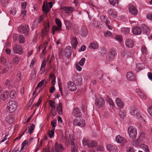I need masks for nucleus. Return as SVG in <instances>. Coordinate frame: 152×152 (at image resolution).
Segmentation results:
<instances>
[{
    "instance_id": "1",
    "label": "nucleus",
    "mask_w": 152,
    "mask_h": 152,
    "mask_svg": "<svg viewBox=\"0 0 152 152\" xmlns=\"http://www.w3.org/2000/svg\"><path fill=\"white\" fill-rule=\"evenodd\" d=\"M17 108V103L14 101H10L7 104V110L8 112L11 113L14 112Z\"/></svg>"
},
{
    "instance_id": "2",
    "label": "nucleus",
    "mask_w": 152,
    "mask_h": 152,
    "mask_svg": "<svg viewBox=\"0 0 152 152\" xmlns=\"http://www.w3.org/2000/svg\"><path fill=\"white\" fill-rule=\"evenodd\" d=\"M73 123L74 125L81 127H84L85 126V122L83 118L79 117H76L74 120Z\"/></svg>"
},
{
    "instance_id": "3",
    "label": "nucleus",
    "mask_w": 152,
    "mask_h": 152,
    "mask_svg": "<svg viewBox=\"0 0 152 152\" xmlns=\"http://www.w3.org/2000/svg\"><path fill=\"white\" fill-rule=\"evenodd\" d=\"M128 134L130 137L133 139H135L137 135V130L132 126H129L128 129Z\"/></svg>"
},
{
    "instance_id": "4",
    "label": "nucleus",
    "mask_w": 152,
    "mask_h": 152,
    "mask_svg": "<svg viewBox=\"0 0 152 152\" xmlns=\"http://www.w3.org/2000/svg\"><path fill=\"white\" fill-rule=\"evenodd\" d=\"M117 50L115 48H112L109 50L106 59L107 61H111L114 59L117 54Z\"/></svg>"
},
{
    "instance_id": "5",
    "label": "nucleus",
    "mask_w": 152,
    "mask_h": 152,
    "mask_svg": "<svg viewBox=\"0 0 152 152\" xmlns=\"http://www.w3.org/2000/svg\"><path fill=\"white\" fill-rule=\"evenodd\" d=\"M19 32L27 35L29 34V28L28 25H21L18 27Z\"/></svg>"
},
{
    "instance_id": "6",
    "label": "nucleus",
    "mask_w": 152,
    "mask_h": 152,
    "mask_svg": "<svg viewBox=\"0 0 152 152\" xmlns=\"http://www.w3.org/2000/svg\"><path fill=\"white\" fill-rule=\"evenodd\" d=\"M49 22H47L45 25L44 28L42 30V37L43 38L46 35L48 34L49 28Z\"/></svg>"
},
{
    "instance_id": "7",
    "label": "nucleus",
    "mask_w": 152,
    "mask_h": 152,
    "mask_svg": "<svg viewBox=\"0 0 152 152\" xmlns=\"http://www.w3.org/2000/svg\"><path fill=\"white\" fill-rule=\"evenodd\" d=\"M67 86L68 88L71 91H74L77 89L76 85L73 82H68L67 83Z\"/></svg>"
},
{
    "instance_id": "8",
    "label": "nucleus",
    "mask_w": 152,
    "mask_h": 152,
    "mask_svg": "<svg viewBox=\"0 0 152 152\" xmlns=\"http://www.w3.org/2000/svg\"><path fill=\"white\" fill-rule=\"evenodd\" d=\"M13 49L15 53L21 54L23 53V48L20 46L16 45L13 47Z\"/></svg>"
},
{
    "instance_id": "9",
    "label": "nucleus",
    "mask_w": 152,
    "mask_h": 152,
    "mask_svg": "<svg viewBox=\"0 0 152 152\" xmlns=\"http://www.w3.org/2000/svg\"><path fill=\"white\" fill-rule=\"evenodd\" d=\"M72 114L74 116L76 117H80L82 115L80 110L77 107H76L73 109Z\"/></svg>"
},
{
    "instance_id": "10",
    "label": "nucleus",
    "mask_w": 152,
    "mask_h": 152,
    "mask_svg": "<svg viewBox=\"0 0 152 152\" xmlns=\"http://www.w3.org/2000/svg\"><path fill=\"white\" fill-rule=\"evenodd\" d=\"M88 31L86 27L82 26L80 29V35L83 37L86 36L88 34Z\"/></svg>"
},
{
    "instance_id": "11",
    "label": "nucleus",
    "mask_w": 152,
    "mask_h": 152,
    "mask_svg": "<svg viewBox=\"0 0 152 152\" xmlns=\"http://www.w3.org/2000/svg\"><path fill=\"white\" fill-rule=\"evenodd\" d=\"M107 149L110 152H117L118 148L116 147L111 144H108L106 145Z\"/></svg>"
},
{
    "instance_id": "12",
    "label": "nucleus",
    "mask_w": 152,
    "mask_h": 152,
    "mask_svg": "<svg viewBox=\"0 0 152 152\" xmlns=\"http://www.w3.org/2000/svg\"><path fill=\"white\" fill-rule=\"evenodd\" d=\"M54 149L56 152H60L61 151L64 150V148L62 145L61 144H59L57 142L55 143Z\"/></svg>"
},
{
    "instance_id": "13",
    "label": "nucleus",
    "mask_w": 152,
    "mask_h": 152,
    "mask_svg": "<svg viewBox=\"0 0 152 152\" xmlns=\"http://www.w3.org/2000/svg\"><path fill=\"white\" fill-rule=\"evenodd\" d=\"M96 103L98 107H102L104 105L105 102L102 97H99V98L96 99Z\"/></svg>"
},
{
    "instance_id": "14",
    "label": "nucleus",
    "mask_w": 152,
    "mask_h": 152,
    "mask_svg": "<svg viewBox=\"0 0 152 152\" xmlns=\"http://www.w3.org/2000/svg\"><path fill=\"white\" fill-rule=\"evenodd\" d=\"M125 45L128 48H132L134 46V43L132 39H128L125 41Z\"/></svg>"
},
{
    "instance_id": "15",
    "label": "nucleus",
    "mask_w": 152,
    "mask_h": 152,
    "mask_svg": "<svg viewBox=\"0 0 152 152\" xmlns=\"http://www.w3.org/2000/svg\"><path fill=\"white\" fill-rule=\"evenodd\" d=\"M71 47L69 46H67L65 49V56L67 57H70L72 53V51L70 49Z\"/></svg>"
},
{
    "instance_id": "16",
    "label": "nucleus",
    "mask_w": 152,
    "mask_h": 152,
    "mask_svg": "<svg viewBox=\"0 0 152 152\" xmlns=\"http://www.w3.org/2000/svg\"><path fill=\"white\" fill-rule=\"evenodd\" d=\"M141 28L143 32L146 34L149 33L150 31V29L149 28L144 24L141 25Z\"/></svg>"
},
{
    "instance_id": "17",
    "label": "nucleus",
    "mask_w": 152,
    "mask_h": 152,
    "mask_svg": "<svg viewBox=\"0 0 152 152\" xmlns=\"http://www.w3.org/2000/svg\"><path fill=\"white\" fill-rule=\"evenodd\" d=\"M136 92H137V95L141 99H146V95L140 90L137 89L136 90Z\"/></svg>"
},
{
    "instance_id": "18",
    "label": "nucleus",
    "mask_w": 152,
    "mask_h": 152,
    "mask_svg": "<svg viewBox=\"0 0 152 152\" xmlns=\"http://www.w3.org/2000/svg\"><path fill=\"white\" fill-rule=\"evenodd\" d=\"M130 12L134 15H136L137 13V11L136 8L133 6H131L129 7Z\"/></svg>"
},
{
    "instance_id": "19",
    "label": "nucleus",
    "mask_w": 152,
    "mask_h": 152,
    "mask_svg": "<svg viewBox=\"0 0 152 152\" xmlns=\"http://www.w3.org/2000/svg\"><path fill=\"white\" fill-rule=\"evenodd\" d=\"M108 12L109 15L115 18L117 16V12L114 10L110 9L108 10Z\"/></svg>"
},
{
    "instance_id": "20",
    "label": "nucleus",
    "mask_w": 152,
    "mask_h": 152,
    "mask_svg": "<svg viewBox=\"0 0 152 152\" xmlns=\"http://www.w3.org/2000/svg\"><path fill=\"white\" fill-rule=\"evenodd\" d=\"M137 117L140 122L143 123V124H145V117L144 115L140 113Z\"/></svg>"
},
{
    "instance_id": "21",
    "label": "nucleus",
    "mask_w": 152,
    "mask_h": 152,
    "mask_svg": "<svg viewBox=\"0 0 152 152\" xmlns=\"http://www.w3.org/2000/svg\"><path fill=\"white\" fill-rule=\"evenodd\" d=\"M116 104L119 108H122L124 105V103L119 98H117L116 99Z\"/></svg>"
},
{
    "instance_id": "22",
    "label": "nucleus",
    "mask_w": 152,
    "mask_h": 152,
    "mask_svg": "<svg viewBox=\"0 0 152 152\" xmlns=\"http://www.w3.org/2000/svg\"><path fill=\"white\" fill-rule=\"evenodd\" d=\"M115 139L116 141L119 143H121L123 142L124 143L127 142L126 140L125 139H123V137L120 135L117 136L116 137Z\"/></svg>"
},
{
    "instance_id": "23",
    "label": "nucleus",
    "mask_w": 152,
    "mask_h": 152,
    "mask_svg": "<svg viewBox=\"0 0 152 152\" xmlns=\"http://www.w3.org/2000/svg\"><path fill=\"white\" fill-rule=\"evenodd\" d=\"M126 77L127 79L130 81L134 80L135 79V76L131 72H128L127 73Z\"/></svg>"
},
{
    "instance_id": "24",
    "label": "nucleus",
    "mask_w": 152,
    "mask_h": 152,
    "mask_svg": "<svg viewBox=\"0 0 152 152\" xmlns=\"http://www.w3.org/2000/svg\"><path fill=\"white\" fill-rule=\"evenodd\" d=\"M132 31L134 34L139 35L141 33V30L139 27H135L132 29Z\"/></svg>"
},
{
    "instance_id": "25",
    "label": "nucleus",
    "mask_w": 152,
    "mask_h": 152,
    "mask_svg": "<svg viewBox=\"0 0 152 152\" xmlns=\"http://www.w3.org/2000/svg\"><path fill=\"white\" fill-rule=\"evenodd\" d=\"M130 112L132 115L135 116L136 117L138 116V115L140 113L138 112L137 109L135 107L132 108Z\"/></svg>"
},
{
    "instance_id": "26",
    "label": "nucleus",
    "mask_w": 152,
    "mask_h": 152,
    "mask_svg": "<svg viewBox=\"0 0 152 152\" xmlns=\"http://www.w3.org/2000/svg\"><path fill=\"white\" fill-rule=\"evenodd\" d=\"M74 81L78 84L80 85L82 83V78L79 75L75 76L74 77Z\"/></svg>"
},
{
    "instance_id": "27",
    "label": "nucleus",
    "mask_w": 152,
    "mask_h": 152,
    "mask_svg": "<svg viewBox=\"0 0 152 152\" xmlns=\"http://www.w3.org/2000/svg\"><path fill=\"white\" fill-rule=\"evenodd\" d=\"M56 109L59 114L61 115L62 114V105L61 103H59L58 104L57 106Z\"/></svg>"
},
{
    "instance_id": "28",
    "label": "nucleus",
    "mask_w": 152,
    "mask_h": 152,
    "mask_svg": "<svg viewBox=\"0 0 152 152\" xmlns=\"http://www.w3.org/2000/svg\"><path fill=\"white\" fill-rule=\"evenodd\" d=\"M145 67L143 63H138L136 65V67L135 70L138 72L139 71L143 69Z\"/></svg>"
},
{
    "instance_id": "29",
    "label": "nucleus",
    "mask_w": 152,
    "mask_h": 152,
    "mask_svg": "<svg viewBox=\"0 0 152 152\" xmlns=\"http://www.w3.org/2000/svg\"><path fill=\"white\" fill-rule=\"evenodd\" d=\"M71 44L73 47L75 49L78 44L77 39L75 37H73L71 41Z\"/></svg>"
},
{
    "instance_id": "30",
    "label": "nucleus",
    "mask_w": 152,
    "mask_h": 152,
    "mask_svg": "<svg viewBox=\"0 0 152 152\" xmlns=\"http://www.w3.org/2000/svg\"><path fill=\"white\" fill-rule=\"evenodd\" d=\"M14 120V116L12 115L7 116L6 117V121L9 123H12Z\"/></svg>"
},
{
    "instance_id": "31",
    "label": "nucleus",
    "mask_w": 152,
    "mask_h": 152,
    "mask_svg": "<svg viewBox=\"0 0 152 152\" xmlns=\"http://www.w3.org/2000/svg\"><path fill=\"white\" fill-rule=\"evenodd\" d=\"M121 55L123 56H124L126 57L131 56V54L130 51H123L121 52Z\"/></svg>"
},
{
    "instance_id": "32",
    "label": "nucleus",
    "mask_w": 152,
    "mask_h": 152,
    "mask_svg": "<svg viewBox=\"0 0 152 152\" xmlns=\"http://www.w3.org/2000/svg\"><path fill=\"white\" fill-rule=\"evenodd\" d=\"M61 27L59 26H53L52 28V31L53 32L52 34H54L55 32L61 30Z\"/></svg>"
},
{
    "instance_id": "33",
    "label": "nucleus",
    "mask_w": 152,
    "mask_h": 152,
    "mask_svg": "<svg viewBox=\"0 0 152 152\" xmlns=\"http://www.w3.org/2000/svg\"><path fill=\"white\" fill-rule=\"evenodd\" d=\"M62 9L67 13L72 12L74 11V9L72 7H65Z\"/></svg>"
},
{
    "instance_id": "34",
    "label": "nucleus",
    "mask_w": 152,
    "mask_h": 152,
    "mask_svg": "<svg viewBox=\"0 0 152 152\" xmlns=\"http://www.w3.org/2000/svg\"><path fill=\"white\" fill-rule=\"evenodd\" d=\"M37 71L36 69H34L33 71L31 72L30 75L31 80L33 81L35 78Z\"/></svg>"
},
{
    "instance_id": "35",
    "label": "nucleus",
    "mask_w": 152,
    "mask_h": 152,
    "mask_svg": "<svg viewBox=\"0 0 152 152\" xmlns=\"http://www.w3.org/2000/svg\"><path fill=\"white\" fill-rule=\"evenodd\" d=\"M72 152H77V147L75 142H72L71 145Z\"/></svg>"
},
{
    "instance_id": "36",
    "label": "nucleus",
    "mask_w": 152,
    "mask_h": 152,
    "mask_svg": "<svg viewBox=\"0 0 152 152\" xmlns=\"http://www.w3.org/2000/svg\"><path fill=\"white\" fill-rule=\"evenodd\" d=\"M100 19L103 22L105 23V24L106 23H110V21L109 20L108 18L107 17L105 16H101L100 17Z\"/></svg>"
},
{
    "instance_id": "37",
    "label": "nucleus",
    "mask_w": 152,
    "mask_h": 152,
    "mask_svg": "<svg viewBox=\"0 0 152 152\" xmlns=\"http://www.w3.org/2000/svg\"><path fill=\"white\" fill-rule=\"evenodd\" d=\"M97 142L95 141H90L88 145V147L92 148L97 146Z\"/></svg>"
},
{
    "instance_id": "38",
    "label": "nucleus",
    "mask_w": 152,
    "mask_h": 152,
    "mask_svg": "<svg viewBox=\"0 0 152 152\" xmlns=\"http://www.w3.org/2000/svg\"><path fill=\"white\" fill-rule=\"evenodd\" d=\"M98 45L97 43L95 42L91 43L89 45V48L90 49H96L97 48Z\"/></svg>"
},
{
    "instance_id": "39",
    "label": "nucleus",
    "mask_w": 152,
    "mask_h": 152,
    "mask_svg": "<svg viewBox=\"0 0 152 152\" xmlns=\"http://www.w3.org/2000/svg\"><path fill=\"white\" fill-rule=\"evenodd\" d=\"M47 7L45 6V3L44 2L42 6V10L43 12L45 13L46 14L49 11V10L48 7V5L46 4Z\"/></svg>"
},
{
    "instance_id": "40",
    "label": "nucleus",
    "mask_w": 152,
    "mask_h": 152,
    "mask_svg": "<svg viewBox=\"0 0 152 152\" xmlns=\"http://www.w3.org/2000/svg\"><path fill=\"white\" fill-rule=\"evenodd\" d=\"M9 92L7 91H5L3 94L1 96V98L2 100H4L6 99L8 96Z\"/></svg>"
},
{
    "instance_id": "41",
    "label": "nucleus",
    "mask_w": 152,
    "mask_h": 152,
    "mask_svg": "<svg viewBox=\"0 0 152 152\" xmlns=\"http://www.w3.org/2000/svg\"><path fill=\"white\" fill-rule=\"evenodd\" d=\"M54 129H52L51 130H49L48 132V136L50 138L53 137L54 136Z\"/></svg>"
},
{
    "instance_id": "42",
    "label": "nucleus",
    "mask_w": 152,
    "mask_h": 152,
    "mask_svg": "<svg viewBox=\"0 0 152 152\" xmlns=\"http://www.w3.org/2000/svg\"><path fill=\"white\" fill-rule=\"evenodd\" d=\"M140 147L145 152H150L148 147L144 144H141L140 145Z\"/></svg>"
},
{
    "instance_id": "43",
    "label": "nucleus",
    "mask_w": 152,
    "mask_h": 152,
    "mask_svg": "<svg viewBox=\"0 0 152 152\" xmlns=\"http://www.w3.org/2000/svg\"><path fill=\"white\" fill-rule=\"evenodd\" d=\"M34 127V124H32L30 127V128L28 129V132H29L30 134H31L33 132ZM27 129V128H26L25 130V132L26 131V130Z\"/></svg>"
},
{
    "instance_id": "44",
    "label": "nucleus",
    "mask_w": 152,
    "mask_h": 152,
    "mask_svg": "<svg viewBox=\"0 0 152 152\" xmlns=\"http://www.w3.org/2000/svg\"><path fill=\"white\" fill-rule=\"evenodd\" d=\"M126 113L124 110H121L119 113V115L122 118H124L126 116Z\"/></svg>"
},
{
    "instance_id": "45",
    "label": "nucleus",
    "mask_w": 152,
    "mask_h": 152,
    "mask_svg": "<svg viewBox=\"0 0 152 152\" xmlns=\"http://www.w3.org/2000/svg\"><path fill=\"white\" fill-rule=\"evenodd\" d=\"M49 104L52 108H56L55 102L54 100H49Z\"/></svg>"
},
{
    "instance_id": "46",
    "label": "nucleus",
    "mask_w": 152,
    "mask_h": 152,
    "mask_svg": "<svg viewBox=\"0 0 152 152\" xmlns=\"http://www.w3.org/2000/svg\"><path fill=\"white\" fill-rule=\"evenodd\" d=\"M121 31L124 34H127L129 32V29L128 28L123 27L121 28Z\"/></svg>"
},
{
    "instance_id": "47",
    "label": "nucleus",
    "mask_w": 152,
    "mask_h": 152,
    "mask_svg": "<svg viewBox=\"0 0 152 152\" xmlns=\"http://www.w3.org/2000/svg\"><path fill=\"white\" fill-rule=\"evenodd\" d=\"M93 25L94 27L100 28L101 26L100 25L99 23L96 20H94L93 23Z\"/></svg>"
},
{
    "instance_id": "48",
    "label": "nucleus",
    "mask_w": 152,
    "mask_h": 152,
    "mask_svg": "<svg viewBox=\"0 0 152 152\" xmlns=\"http://www.w3.org/2000/svg\"><path fill=\"white\" fill-rule=\"evenodd\" d=\"M50 77L52 80L51 82V85H55V76L53 74H52L50 75Z\"/></svg>"
},
{
    "instance_id": "49",
    "label": "nucleus",
    "mask_w": 152,
    "mask_h": 152,
    "mask_svg": "<svg viewBox=\"0 0 152 152\" xmlns=\"http://www.w3.org/2000/svg\"><path fill=\"white\" fill-rule=\"evenodd\" d=\"M64 23L67 29H69L72 26L71 23L69 21L66 20H64Z\"/></svg>"
},
{
    "instance_id": "50",
    "label": "nucleus",
    "mask_w": 152,
    "mask_h": 152,
    "mask_svg": "<svg viewBox=\"0 0 152 152\" xmlns=\"http://www.w3.org/2000/svg\"><path fill=\"white\" fill-rule=\"evenodd\" d=\"M9 11L10 14L15 15L16 13V10L15 8H10L9 9Z\"/></svg>"
},
{
    "instance_id": "51",
    "label": "nucleus",
    "mask_w": 152,
    "mask_h": 152,
    "mask_svg": "<svg viewBox=\"0 0 152 152\" xmlns=\"http://www.w3.org/2000/svg\"><path fill=\"white\" fill-rule=\"evenodd\" d=\"M19 43H23L25 42V39L24 37L22 35H20L19 37Z\"/></svg>"
},
{
    "instance_id": "52",
    "label": "nucleus",
    "mask_w": 152,
    "mask_h": 152,
    "mask_svg": "<svg viewBox=\"0 0 152 152\" xmlns=\"http://www.w3.org/2000/svg\"><path fill=\"white\" fill-rule=\"evenodd\" d=\"M37 20H35L33 22V23L32 24L33 28H32V30H33L34 28H36V27H37L38 25V23H39L40 21H39L38 20V21Z\"/></svg>"
},
{
    "instance_id": "53",
    "label": "nucleus",
    "mask_w": 152,
    "mask_h": 152,
    "mask_svg": "<svg viewBox=\"0 0 152 152\" xmlns=\"http://www.w3.org/2000/svg\"><path fill=\"white\" fill-rule=\"evenodd\" d=\"M82 142L83 145L84 146L86 145L88 146L89 142L88 140L86 138H84Z\"/></svg>"
},
{
    "instance_id": "54",
    "label": "nucleus",
    "mask_w": 152,
    "mask_h": 152,
    "mask_svg": "<svg viewBox=\"0 0 152 152\" xmlns=\"http://www.w3.org/2000/svg\"><path fill=\"white\" fill-rule=\"evenodd\" d=\"M55 21L56 23L58 26L61 27V22L60 20L59 19L57 18H56L55 19Z\"/></svg>"
},
{
    "instance_id": "55",
    "label": "nucleus",
    "mask_w": 152,
    "mask_h": 152,
    "mask_svg": "<svg viewBox=\"0 0 152 152\" xmlns=\"http://www.w3.org/2000/svg\"><path fill=\"white\" fill-rule=\"evenodd\" d=\"M15 91L14 90L12 91L10 93V96L11 98L13 99L16 96Z\"/></svg>"
},
{
    "instance_id": "56",
    "label": "nucleus",
    "mask_w": 152,
    "mask_h": 152,
    "mask_svg": "<svg viewBox=\"0 0 152 152\" xmlns=\"http://www.w3.org/2000/svg\"><path fill=\"white\" fill-rule=\"evenodd\" d=\"M51 125L52 126V129H54L55 130V128L56 125V120L55 119H54L51 122Z\"/></svg>"
},
{
    "instance_id": "57",
    "label": "nucleus",
    "mask_w": 152,
    "mask_h": 152,
    "mask_svg": "<svg viewBox=\"0 0 152 152\" xmlns=\"http://www.w3.org/2000/svg\"><path fill=\"white\" fill-rule=\"evenodd\" d=\"M142 53L143 54H146L147 53V49L145 46H143L141 49Z\"/></svg>"
},
{
    "instance_id": "58",
    "label": "nucleus",
    "mask_w": 152,
    "mask_h": 152,
    "mask_svg": "<svg viewBox=\"0 0 152 152\" xmlns=\"http://www.w3.org/2000/svg\"><path fill=\"white\" fill-rule=\"evenodd\" d=\"M86 61V58H82L79 62V64L81 66H83L84 64Z\"/></svg>"
},
{
    "instance_id": "59",
    "label": "nucleus",
    "mask_w": 152,
    "mask_h": 152,
    "mask_svg": "<svg viewBox=\"0 0 152 152\" xmlns=\"http://www.w3.org/2000/svg\"><path fill=\"white\" fill-rule=\"evenodd\" d=\"M145 136V133L143 132H140V135L138 138L140 140H142L144 138Z\"/></svg>"
},
{
    "instance_id": "60",
    "label": "nucleus",
    "mask_w": 152,
    "mask_h": 152,
    "mask_svg": "<svg viewBox=\"0 0 152 152\" xmlns=\"http://www.w3.org/2000/svg\"><path fill=\"white\" fill-rule=\"evenodd\" d=\"M27 142V141L26 140H25L23 142V143L21 145V149L20 151L19 152H22V150L23 149L25 146L26 145Z\"/></svg>"
},
{
    "instance_id": "61",
    "label": "nucleus",
    "mask_w": 152,
    "mask_h": 152,
    "mask_svg": "<svg viewBox=\"0 0 152 152\" xmlns=\"http://www.w3.org/2000/svg\"><path fill=\"white\" fill-rule=\"evenodd\" d=\"M20 61V58L18 57H16L14 58L13 60V62L15 64H17Z\"/></svg>"
},
{
    "instance_id": "62",
    "label": "nucleus",
    "mask_w": 152,
    "mask_h": 152,
    "mask_svg": "<svg viewBox=\"0 0 152 152\" xmlns=\"http://www.w3.org/2000/svg\"><path fill=\"white\" fill-rule=\"evenodd\" d=\"M50 113L53 116H55L56 114V112L55 110V108H52L51 110Z\"/></svg>"
},
{
    "instance_id": "63",
    "label": "nucleus",
    "mask_w": 152,
    "mask_h": 152,
    "mask_svg": "<svg viewBox=\"0 0 152 152\" xmlns=\"http://www.w3.org/2000/svg\"><path fill=\"white\" fill-rule=\"evenodd\" d=\"M139 138L136 140H133L132 142V144L135 146L138 145H139L138 141Z\"/></svg>"
},
{
    "instance_id": "64",
    "label": "nucleus",
    "mask_w": 152,
    "mask_h": 152,
    "mask_svg": "<svg viewBox=\"0 0 152 152\" xmlns=\"http://www.w3.org/2000/svg\"><path fill=\"white\" fill-rule=\"evenodd\" d=\"M148 112L151 116V118L152 119V106L148 108Z\"/></svg>"
}]
</instances>
